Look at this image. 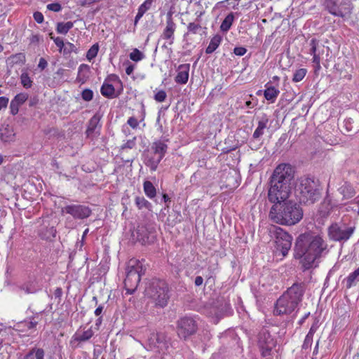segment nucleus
<instances>
[{
    "instance_id": "nucleus-1",
    "label": "nucleus",
    "mask_w": 359,
    "mask_h": 359,
    "mask_svg": "<svg viewBox=\"0 0 359 359\" xmlns=\"http://www.w3.org/2000/svg\"><path fill=\"white\" fill-rule=\"evenodd\" d=\"M327 248V243L320 235L305 232L296 238L293 257L299 261L304 271L311 269L316 259L321 257Z\"/></svg>"
},
{
    "instance_id": "nucleus-17",
    "label": "nucleus",
    "mask_w": 359,
    "mask_h": 359,
    "mask_svg": "<svg viewBox=\"0 0 359 359\" xmlns=\"http://www.w3.org/2000/svg\"><path fill=\"white\" fill-rule=\"evenodd\" d=\"M161 158H159L156 154H154L152 151L145 154L144 158V163L146 166L150 168L151 172H154L157 170L158 165L161 161Z\"/></svg>"
},
{
    "instance_id": "nucleus-35",
    "label": "nucleus",
    "mask_w": 359,
    "mask_h": 359,
    "mask_svg": "<svg viewBox=\"0 0 359 359\" xmlns=\"http://www.w3.org/2000/svg\"><path fill=\"white\" fill-rule=\"evenodd\" d=\"M20 82L25 88H30L32 86L33 81L27 72H23L20 75Z\"/></svg>"
},
{
    "instance_id": "nucleus-14",
    "label": "nucleus",
    "mask_w": 359,
    "mask_h": 359,
    "mask_svg": "<svg viewBox=\"0 0 359 359\" xmlns=\"http://www.w3.org/2000/svg\"><path fill=\"white\" fill-rule=\"evenodd\" d=\"M190 70V64L180 65L177 69V75L175 77V81L178 84H186L189 79Z\"/></svg>"
},
{
    "instance_id": "nucleus-48",
    "label": "nucleus",
    "mask_w": 359,
    "mask_h": 359,
    "mask_svg": "<svg viewBox=\"0 0 359 359\" xmlns=\"http://www.w3.org/2000/svg\"><path fill=\"white\" fill-rule=\"evenodd\" d=\"M247 52V49L244 47H236L233 49V53L238 56H243Z\"/></svg>"
},
{
    "instance_id": "nucleus-3",
    "label": "nucleus",
    "mask_w": 359,
    "mask_h": 359,
    "mask_svg": "<svg viewBox=\"0 0 359 359\" xmlns=\"http://www.w3.org/2000/svg\"><path fill=\"white\" fill-rule=\"evenodd\" d=\"M303 216L301 205L292 201L273 205L269 214L272 222L285 226L295 225L302 219Z\"/></svg>"
},
{
    "instance_id": "nucleus-5",
    "label": "nucleus",
    "mask_w": 359,
    "mask_h": 359,
    "mask_svg": "<svg viewBox=\"0 0 359 359\" xmlns=\"http://www.w3.org/2000/svg\"><path fill=\"white\" fill-rule=\"evenodd\" d=\"M145 270L146 268L141 261L134 258L128 261L126 277L124 280V286L127 294L134 293Z\"/></svg>"
},
{
    "instance_id": "nucleus-38",
    "label": "nucleus",
    "mask_w": 359,
    "mask_h": 359,
    "mask_svg": "<svg viewBox=\"0 0 359 359\" xmlns=\"http://www.w3.org/2000/svg\"><path fill=\"white\" fill-rule=\"evenodd\" d=\"M201 29L202 27L199 23L189 22L187 25V32L186 34H196Z\"/></svg>"
},
{
    "instance_id": "nucleus-24",
    "label": "nucleus",
    "mask_w": 359,
    "mask_h": 359,
    "mask_svg": "<svg viewBox=\"0 0 359 359\" xmlns=\"http://www.w3.org/2000/svg\"><path fill=\"white\" fill-rule=\"evenodd\" d=\"M222 42V36L219 34L215 35L211 39L205 49L207 54L212 53L220 45Z\"/></svg>"
},
{
    "instance_id": "nucleus-21",
    "label": "nucleus",
    "mask_w": 359,
    "mask_h": 359,
    "mask_svg": "<svg viewBox=\"0 0 359 359\" xmlns=\"http://www.w3.org/2000/svg\"><path fill=\"white\" fill-rule=\"evenodd\" d=\"M268 123V116L266 114H264L258 121L257 127L253 133L252 137L254 139H259L264 135V131L266 128Z\"/></svg>"
},
{
    "instance_id": "nucleus-40",
    "label": "nucleus",
    "mask_w": 359,
    "mask_h": 359,
    "mask_svg": "<svg viewBox=\"0 0 359 359\" xmlns=\"http://www.w3.org/2000/svg\"><path fill=\"white\" fill-rule=\"evenodd\" d=\"M167 97L166 93L163 90H158L155 95H154V99L156 101L158 102H163L165 100Z\"/></svg>"
},
{
    "instance_id": "nucleus-61",
    "label": "nucleus",
    "mask_w": 359,
    "mask_h": 359,
    "mask_svg": "<svg viewBox=\"0 0 359 359\" xmlns=\"http://www.w3.org/2000/svg\"><path fill=\"white\" fill-rule=\"evenodd\" d=\"M38 322L37 321H30L29 323H28V328L29 329H32V328H34L36 327V325H37Z\"/></svg>"
},
{
    "instance_id": "nucleus-2",
    "label": "nucleus",
    "mask_w": 359,
    "mask_h": 359,
    "mask_svg": "<svg viewBox=\"0 0 359 359\" xmlns=\"http://www.w3.org/2000/svg\"><path fill=\"white\" fill-rule=\"evenodd\" d=\"M305 290L304 283H295L288 287L276 301L273 315L278 316L292 313L302 302Z\"/></svg>"
},
{
    "instance_id": "nucleus-45",
    "label": "nucleus",
    "mask_w": 359,
    "mask_h": 359,
    "mask_svg": "<svg viewBox=\"0 0 359 359\" xmlns=\"http://www.w3.org/2000/svg\"><path fill=\"white\" fill-rule=\"evenodd\" d=\"M47 8L49 11L59 12L62 10V6L59 3H52L47 5Z\"/></svg>"
},
{
    "instance_id": "nucleus-13",
    "label": "nucleus",
    "mask_w": 359,
    "mask_h": 359,
    "mask_svg": "<svg viewBox=\"0 0 359 359\" xmlns=\"http://www.w3.org/2000/svg\"><path fill=\"white\" fill-rule=\"evenodd\" d=\"M62 211L79 219L88 217L90 215V210L87 207L81 205H67L64 208Z\"/></svg>"
},
{
    "instance_id": "nucleus-32",
    "label": "nucleus",
    "mask_w": 359,
    "mask_h": 359,
    "mask_svg": "<svg viewBox=\"0 0 359 359\" xmlns=\"http://www.w3.org/2000/svg\"><path fill=\"white\" fill-rule=\"evenodd\" d=\"M234 20V15L233 13L228 14L222 21L220 29L223 32H227L230 29Z\"/></svg>"
},
{
    "instance_id": "nucleus-22",
    "label": "nucleus",
    "mask_w": 359,
    "mask_h": 359,
    "mask_svg": "<svg viewBox=\"0 0 359 359\" xmlns=\"http://www.w3.org/2000/svg\"><path fill=\"white\" fill-rule=\"evenodd\" d=\"M266 89L264 91V96L265 99L268 101H269L271 103H273L277 97L278 96L280 93V90L278 88L271 86L269 85V83H267L265 85Z\"/></svg>"
},
{
    "instance_id": "nucleus-58",
    "label": "nucleus",
    "mask_w": 359,
    "mask_h": 359,
    "mask_svg": "<svg viewBox=\"0 0 359 359\" xmlns=\"http://www.w3.org/2000/svg\"><path fill=\"white\" fill-rule=\"evenodd\" d=\"M78 4L81 6H87L90 5V0H79Z\"/></svg>"
},
{
    "instance_id": "nucleus-41",
    "label": "nucleus",
    "mask_w": 359,
    "mask_h": 359,
    "mask_svg": "<svg viewBox=\"0 0 359 359\" xmlns=\"http://www.w3.org/2000/svg\"><path fill=\"white\" fill-rule=\"evenodd\" d=\"M312 343H313V337L311 336L306 335L304 340L303 344L302 346V348L303 350L311 349Z\"/></svg>"
},
{
    "instance_id": "nucleus-49",
    "label": "nucleus",
    "mask_w": 359,
    "mask_h": 359,
    "mask_svg": "<svg viewBox=\"0 0 359 359\" xmlns=\"http://www.w3.org/2000/svg\"><path fill=\"white\" fill-rule=\"evenodd\" d=\"M9 99L6 97H0V111L3 109H6Z\"/></svg>"
},
{
    "instance_id": "nucleus-59",
    "label": "nucleus",
    "mask_w": 359,
    "mask_h": 359,
    "mask_svg": "<svg viewBox=\"0 0 359 359\" xmlns=\"http://www.w3.org/2000/svg\"><path fill=\"white\" fill-rule=\"evenodd\" d=\"M309 315H310V313L308 312L304 316H302V318L299 320V324L302 325L304 323L306 319L309 316Z\"/></svg>"
},
{
    "instance_id": "nucleus-44",
    "label": "nucleus",
    "mask_w": 359,
    "mask_h": 359,
    "mask_svg": "<svg viewBox=\"0 0 359 359\" xmlns=\"http://www.w3.org/2000/svg\"><path fill=\"white\" fill-rule=\"evenodd\" d=\"M51 39L53 40L54 43L58 47L60 53H62V48L64 47L65 42L63 39L60 37H53L51 36Z\"/></svg>"
},
{
    "instance_id": "nucleus-60",
    "label": "nucleus",
    "mask_w": 359,
    "mask_h": 359,
    "mask_svg": "<svg viewBox=\"0 0 359 359\" xmlns=\"http://www.w3.org/2000/svg\"><path fill=\"white\" fill-rule=\"evenodd\" d=\"M102 310H103V306H99L95 311V314L98 316H100L102 312Z\"/></svg>"
},
{
    "instance_id": "nucleus-46",
    "label": "nucleus",
    "mask_w": 359,
    "mask_h": 359,
    "mask_svg": "<svg viewBox=\"0 0 359 359\" xmlns=\"http://www.w3.org/2000/svg\"><path fill=\"white\" fill-rule=\"evenodd\" d=\"M140 121L134 116L130 117L127 123L133 129H135L138 127Z\"/></svg>"
},
{
    "instance_id": "nucleus-62",
    "label": "nucleus",
    "mask_w": 359,
    "mask_h": 359,
    "mask_svg": "<svg viewBox=\"0 0 359 359\" xmlns=\"http://www.w3.org/2000/svg\"><path fill=\"white\" fill-rule=\"evenodd\" d=\"M318 347H319V340L317 341L316 342V344L314 347V350H313V355H317L318 353Z\"/></svg>"
},
{
    "instance_id": "nucleus-43",
    "label": "nucleus",
    "mask_w": 359,
    "mask_h": 359,
    "mask_svg": "<svg viewBox=\"0 0 359 359\" xmlns=\"http://www.w3.org/2000/svg\"><path fill=\"white\" fill-rule=\"evenodd\" d=\"M313 62L314 63L315 65V68H316V70H320L321 67H320V55L319 53H317V54H314L313 55Z\"/></svg>"
},
{
    "instance_id": "nucleus-27",
    "label": "nucleus",
    "mask_w": 359,
    "mask_h": 359,
    "mask_svg": "<svg viewBox=\"0 0 359 359\" xmlns=\"http://www.w3.org/2000/svg\"><path fill=\"white\" fill-rule=\"evenodd\" d=\"M45 352L43 348H34L27 354L24 359H44Z\"/></svg>"
},
{
    "instance_id": "nucleus-54",
    "label": "nucleus",
    "mask_w": 359,
    "mask_h": 359,
    "mask_svg": "<svg viewBox=\"0 0 359 359\" xmlns=\"http://www.w3.org/2000/svg\"><path fill=\"white\" fill-rule=\"evenodd\" d=\"M82 97L86 101H90V89L86 88L82 92Z\"/></svg>"
},
{
    "instance_id": "nucleus-55",
    "label": "nucleus",
    "mask_w": 359,
    "mask_h": 359,
    "mask_svg": "<svg viewBox=\"0 0 359 359\" xmlns=\"http://www.w3.org/2000/svg\"><path fill=\"white\" fill-rule=\"evenodd\" d=\"M134 65H132V64H130L127 66V67L126 68V73L127 75H130L133 74V71H134Z\"/></svg>"
},
{
    "instance_id": "nucleus-30",
    "label": "nucleus",
    "mask_w": 359,
    "mask_h": 359,
    "mask_svg": "<svg viewBox=\"0 0 359 359\" xmlns=\"http://www.w3.org/2000/svg\"><path fill=\"white\" fill-rule=\"evenodd\" d=\"M90 73L89 67L87 65H81L79 67L77 80L82 83L86 81V79L88 77V74Z\"/></svg>"
},
{
    "instance_id": "nucleus-10",
    "label": "nucleus",
    "mask_w": 359,
    "mask_h": 359,
    "mask_svg": "<svg viewBox=\"0 0 359 359\" xmlns=\"http://www.w3.org/2000/svg\"><path fill=\"white\" fill-rule=\"evenodd\" d=\"M198 330L196 321L191 317L180 318L177 322V333L180 338L186 339Z\"/></svg>"
},
{
    "instance_id": "nucleus-42",
    "label": "nucleus",
    "mask_w": 359,
    "mask_h": 359,
    "mask_svg": "<svg viewBox=\"0 0 359 359\" xmlns=\"http://www.w3.org/2000/svg\"><path fill=\"white\" fill-rule=\"evenodd\" d=\"M310 46L311 49L309 53L312 55L314 54H317V47L318 46V41L316 39H312L310 41Z\"/></svg>"
},
{
    "instance_id": "nucleus-7",
    "label": "nucleus",
    "mask_w": 359,
    "mask_h": 359,
    "mask_svg": "<svg viewBox=\"0 0 359 359\" xmlns=\"http://www.w3.org/2000/svg\"><path fill=\"white\" fill-rule=\"evenodd\" d=\"M146 292L155 302L156 306L163 308L168 304L170 298L169 289L168 284L164 280H156L152 281Z\"/></svg>"
},
{
    "instance_id": "nucleus-31",
    "label": "nucleus",
    "mask_w": 359,
    "mask_h": 359,
    "mask_svg": "<svg viewBox=\"0 0 359 359\" xmlns=\"http://www.w3.org/2000/svg\"><path fill=\"white\" fill-rule=\"evenodd\" d=\"M135 203L139 210L145 208L147 210H151L152 207L151 203L145 199L143 196H136L135 198Z\"/></svg>"
},
{
    "instance_id": "nucleus-9",
    "label": "nucleus",
    "mask_w": 359,
    "mask_h": 359,
    "mask_svg": "<svg viewBox=\"0 0 359 359\" xmlns=\"http://www.w3.org/2000/svg\"><path fill=\"white\" fill-rule=\"evenodd\" d=\"M290 186L269 182L268 190V200L273 205H277L285 201L290 196Z\"/></svg>"
},
{
    "instance_id": "nucleus-36",
    "label": "nucleus",
    "mask_w": 359,
    "mask_h": 359,
    "mask_svg": "<svg viewBox=\"0 0 359 359\" xmlns=\"http://www.w3.org/2000/svg\"><path fill=\"white\" fill-rule=\"evenodd\" d=\"M306 73L307 70L305 68L297 69L293 74L292 81L294 83L301 81L305 77Z\"/></svg>"
},
{
    "instance_id": "nucleus-56",
    "label": "nucleus",
    "mask_w": 359,
    "mask_h": 359,
    "mask_svg": "<svg viewBox=\"0 0 359 359\" xmlns=\"http://www.w3.org/2000/svg\"><path fill=\"white\" fill-rule=\"evenodd\" d=\"M203 283V278L201 276H196L194 283L196 286H201Z\"/></svg>"
},
{
    "instance_id": "nucleus-47",
    "label": "nucleus",
    "mask_w": 359,
    "mask_h": 359,
    "mask_svg": "<svg viewBox=\"0 0 359 359\" xmlns=\"http://www.w3.org/2000/svg\"><path fill=\"white\" fill-rule=\"evenodd\" d=\"M33 18L34 20L39 24L42 23L44 20L43 15L39 11L34 12L33 14Z\"/></svg>"
},
{
    "instance_id": "nucleus-39",
    "label": "nucleus",
    "mask_w": 359,
    "mask_h": 359,
    "mask_svg": "<svg viewBox=\"0 0 359 359\" xmlns=\"http://www.w3.org/2000/svg\"><path fill=\"white\" fill-rule=\"evenodd\" d=\"M75 50V46L70 43L67 42L65 43L64 47L62 48V53H63L64 55H67L74 51Z\"/></svg>"
},
{
    "instance_id": "nucleus-4",
    "label": "nucleus",
    "mask_w": 359,
    "mask_h": 359,
    "mask_svg": "<svg viewBox=\"0 0 359 359\" xmlns=\"http://www.w3.org/2000/svg\"><path fill=\"white\" fill-rule=\"evenodd\" d=\"M296 194L301 203L313 204L321 196L319 181L311 177H302L296 189Z\"/></svg>"
},
{
    "instance_id": "nucleus-26",
    "label": "nucleus",
    "mask_w": 359,
    "mask_h": 359,
    "mask_svg": "<svg viewBox=\"0 0 359 359\" xmlns=\"http://www.w3.org/2000/svg\"><path fill=\"white\" fill-rule=\"evenodd\" d=\"M143 189L145 195L150 199H153L156 196V189L154 184L148 180L143 183Z\"/></svg>"
},
{
    "instance_id": "nucleus-33",
    "label": "nucleus",
    "mask_w": 359,
    "mask_h": 359,
    "mask_svg": "<svg viewBox=\"0 0 359 359\" xmlns=\"http://www.w3.org/2000/svg\"><path fill=\"white\" fill-rule=\"evenodd\" d=\"M72 27L73 22L70 21L65 22H58L57 25L56 30L59 34H66Z\"/></svg>"
},
{
    "instance_id": "nucleus-28",
    "label": "nucleus",
    "mask_w": 359,
    "mask_h": 359,
    "mask_svg": "<svg viewBox=\"0 0 359 359\" xmlns=\"http://www.w3.org/2000/svg\"><path fill=\"white\" fill-rule=\"evenodd\" d=\"M101 93L103 96L108 98H113L116 97L115 88L113 85L104 83L100 89Z\"/></svg>"
},
{
    "instance_id": "nucleus-34",
    "label": "nucleus",
    "mask_w": 359,
    "mask_h": 359,
    "mask_svg": "<svg viewBox=\"0 0 359 359\" xmlns=\"http://www.w3.org/2000/svg\"><path fill=\"white\" fill-rule=\"evenodd\" d=\"M8 60L13 65H23L26 60L25 55L22 53H16L10 56Z\"/></svg>"
},
{
    "instance_id": "nucleus-64",
    "label": "nucleus",
    "mask_w": 359,
    "mask_h": 359,
    "mask_svg": "<svg viewBox=\"0 0 359 359\" xmlns=\"http://www.w3.org/2000/svg\"><path fill=\"white\" fill-rule=\"evenodd\" d=\"M245 106L248 108H252V102L248 100L245 102Z\"/></svg>"
},
{
    "instance_id": "nucleus-51",
    "label": "nucleus",
    "mask_w": 359,
    "mask_h": 359,
    "mask_svg": "<svg viewBox=\"0 0 359 359\" xmlns=\"http://www.w3.org/2000/svg\"><path fill=\"white\" fill-rule=\"evenodd\" d=\"M30 43L36 44L40 41V37L38 34H32L29 38Z\"/></svg>"
},
{
    "instance_id": "nucleus-11",
    "label": "nucleus",
    "mask_w": 359,
    "mask_h": 359,
    "mask_svg": "<svg viewBox=\"0 0 359 359\" xmlns=\"http://www.w3.org/2000/svg\"><path fill=\"white\" fill-rule=\"evenodd\" d=\"M355 227L342 228L338 224H332L328 228V236L334 241H346L353 235Z\"/></svg>"
},
{
    "instance_id": "nucleus-52",
    "label": "nucleus",
    "mask_w": 359,
    "mask_h": 359,
    "mask_svg": "<svg viewBox=\"0 0 359 359\" xmlns=\"http://www.w3.org/2000/svg\"><path fill=\"white\" fill-rule=\"evenodd\" d=\"M47 66H48L47 61L43 57L40 58L39 65H38L39 68H40L41 70H43L45 68L47 67Z\"/></svg>"
},
{
    "instance_id": "nucleus-63",
    "label": "nucleus",
    "mask_w": 359,
    "mask_h": 359,
    "mask_svg": "<svg viewBox=\"0 0 359 359\" xmlns=\"http://www.w3.org/2000/svg\"><path fill=\"white\" fill-rule=\"evenodd\" d=\"M270 352H271V348H266L265 350H263L262 355L264 357H266V356L270 355Z\"/></svg>"
},
{
    "instance_id": "nucleus-15",
    "label": "nucleus",
    "mask_w": 359,
    "mask_h": 359,
    "mask_svg": "<svg viewBox=\"0 0 359 359\" xmlns=\"http://www.w3.org/2000/svg\"><path fill=\"white\" fill-rule=\"evenodd\" d=\"M28 99V95L25 93L17 94L10 103V110L12 115H16L19 111V107Z\"/></svg>"
},
{
    "instance_id": "nucleus-19",
    "label": "nucleus",
    "mask_w": 359,
    "mask_h": 359,
    "mask_svg": "<svg viewBox=\"0 0 359 359\" xmlns=\"http://www.w3.org/2000/svg\"><path fill=\"white\" fill-rule=\"evenodd\" d=\"M136 147V137H133L130 140H128L126 142H124L119 148L118 153L121 158V159L126 162L128 163L133 161L132 158H125V154L127 152L128 149H133Z\"/></svg>"
},
{
    "instance_id": "nucleus-25",
    "label": "nucleus",
    "mask_w": 359,
    "mask_h": 359,
    "mask_svg": "<svg viewBox=\"0 0 359 359\" xmlns=\"http://www.w3.org/2000/svg\"><path fill=\"white\" fill-rule=\"evenodd\" d=\"M339 193L343 195L344 198H351L355 194L353 187L348 183H344L339 189Z\"/></svg>"
},
{
    "instance_id": "nucleus-57",
    "label": "nucleus",
    "mask_w": 359,
    "mask_h": 359,
    "mask_svg": "<svg viewBox=\"0 0 359 359\" xmlns=\"http://www.w3.org/2000/svg\"><path fill=\"white\" fill-rule=\"evenodd\" d=\"M62 294V290L61 287H57L54 291V295L56 298H60Z\"/></svg>"
},
{
    "instance_id": "nucleus-29",
    "label": "nucleus",
    "mask_w": 359,
    "mask_h": 359,
    "mask_svg": "<svg viewBox=\"0 0 359 359\" xmlns=\"http://www.w3.org/2000/svg\"><path fill=\"white\" fill-rule=\"evenodd\" d=\"M102 118V115L100 113L95 114L91 118V133H98L99 130L102 127V124L100 123V120Z\"/></svg>"
},
{
    "instance_id": "nucleus-53",
    "label": "nucleus",
    "mask_w": 359,
    "mask_h": 359,
    "mask_svg": "<svg viewBox=\"0 0 359 359\" xmlns=\"http://www.w3.org/2000/svg\"><path fill=\"white\" fill-rule=\"evenodd\" d=\"M317 329H318V325L316 323H314L311 325V327H310V330L309 331V332L307 333L306 335H309V336H311L312 337H313V335L314 334L316 333V332L317 331Z\"/></svg>"
},
{
    "instance_id": "nucleus-37",
    "label": "nucleus",
    "mask_w": 359,
    "mask_h": 359,
    "mask_svg": "<svg viewBox=\"0 0 359 359\" xmlns=\"http://www.w3.org/2000/svg\"><path fill=\"white\" fill-rule=\"evenodd\" d=\"M129 57L131 60L137 62L144 59V55L139 49L134 48L130 53Z\"/></svg>"
},
{
    "instance_id": "nucleus-23",
    "label": "nucleus",
    "mask_w": 359,
    "mask_h": 359,
    "mask_svg": "<svg viewBox=\"0 0 359 359\" xmlns=\"http://www.w3.org/2000/svg\"><path fill=\"white\" fill-rule=\"evenodd\" d=\"M153 3V0H145L138 8L137 13L135 18L134 25H137L139 20L142 18L144 14L150 9Z\"/></svg>"
},
{
    "instance_id": "nucleus-16",
    "label": "nucleus",
    "mask_w": 359,
    "mask_h": 359,
    "mask_svg": "<svg viewBox=\"0 0 359 359\" xmlns=\"http://www.w3.org/2000/svg\"><path fill=\"white\" fill-rule=\"evenodd\" d=\"M90 339V330H78L72 337L70 344L72 346L76 348L79 346L82 342L86 341Z\"/></svg>"
},
{
    "instance_id": "nucleus-50",
    "label": "nucleus",
    "mask_w": 359,
    "mask_h": 359,
    "mask_svg": "<svg viewBox=\"0 0 359 359\" xmlns=\"http://www.w3.org/2000/svg\"><path fill=\"white\" fill-rule=\"evenodd\" d=\"M98 50H99L98 43H95L93 46H91V59L95 57L97 55Z\"/></svg>"
},
{
    "instance_id": "nucleus-18",
    "label": "nucleus",
    "mask_w": 359,
    "mask_h": 359,
    "mask_svg": "<svg viewBox=\"0 0 359 359\" xmlns=\"http://www.w3.org/2000/svg\"><path fill=\"white\" fill-rule=\"evenodd\" d=\"M168 150V145L162 140L154 141L151 146V151L156 154L161 159L163 158Z\"/></svg>"
},
{
    "instance_id": "nucleus-6",
    "label": "nucleus",
    "mask_w": 359,
    "mask_h": 359,
    "mask_svg": "<svg viewBox=\"0 0 359 359\" xmlns=\"http://www.w3.org/2000/svg\"><path fill=\"white\" fill-rule=\"evenodd\" d=\"M269 236L274 239L276 254L285 257L291 248L292 236L280 226L271 225L269 229Z\"/></svg>"
},
{
    "instance_id": "nucleus-12",
    "label": "nucleus",
    "mask_w": 359,
    "mask_h": 359,
    "mask_svg": "<svg viewBox=\"0 0 359 359\" xmlns=\"http://www.w3.org/2000/svg\"><path fill=\"white\" fill-rule=\"evenodd\" d=\"M177 25L172 18V13L169 12L166 16L165 27L161 35V37L169 41V45H172L175 40V32L176 31Z\"/></svg>"
},
{
    "instance_id": "nucleus-20",
    "label": "nucleus",
    "mask_w": 359,
    "mask_h": 359,
    "mask_svg": "<svg viewBox=\"0 0 359 359\" xmlns=\"http://www.w3.org/2000/svg\"><path fill=\"white\" fill-rule=\"evenodd\" d=\"M343 284L346 289H351L359 283V266L351 272L344 280Z\"/></svg>"
},
{
    "instance_id": "nucleus-8",
    "label": "nucleus",
    "mask_w": 359,
    "mask_h": 359,
    "mask_svg": "<svg viewBox=\"0 0 359 359\" xmlns=\"http://www.w3.org/2000/svg\"><path fill=\"white\" fill-rule=\"evenodd\" d=\"M294 168L290 164L280 163L274 169L270 177L269 182L290 186L291 181L294 177Z\"/></svg>"
}]
</instances>
